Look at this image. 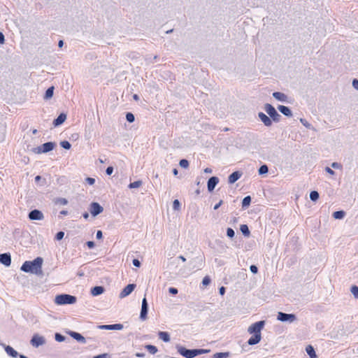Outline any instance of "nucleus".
Wrapping results in <instances>:
<instances>
[{
    "instance_id": "obj_51",
    "label": "nucleus",
    "mask_w": 358,
    "mask_h": 358,
    "mask_svg": "<svg viewBox=\"0 0 358 358\" xmlns=\"http://www.w3.org/2000/svg\"><path fill=\"white\" fill-rule=\"evenodd\" d=\"M93 358H110V355L107 353H103L94 357Z\"/></svg>"
},
{
    "instance_id": "obj_64",
    "label": "nucleus",
    "mask_w": 358,
    "mask_h": 358,
    "mask_svg": "<svg viewBox=\"0 0 358 358\" xmlns=\"http://www.w3.org/2000/svg\"><path fill=\"white\" fill-rule=\"evenodd\" d=\"M222 204V201H220V202L218 203H217L215 206H214V209L215 210H217L218 209V208Z\"/></svg>"
},
{
    "instance_id": "obj_5",
    "label": "nucleus",
    "mask_w": 358,
    "mask_h": 358,
    "mask_svg": "<svg viewBox=\"0 0 358 358\" xmlns=\"http://www.w3.org/2000/svg\"><path fill=\"white\" fill-rule=\"evenodd\" d=\"M277 319L281 322H288L289 323H292L296 320V316L294 314H287L278 312Z\"/></svg>"
},
{
    "instance_id": "obj_18",
    "label": "nucleus",
    "mask_w": 358,
    "mask_h": 358,
    "mask_svg": "<svg viewBox=\"0 0 358 358\" xmlns=\"http://www.w3.org/2000/svg\"><path fill=\"white\" fill-rule=\"evenodd\" d=\"M261 339H262V335L252 334V336L251 338H250L249 340L248 341V343L250 345H254L259 343L260 342Z\"/></svg>"
},
{
    "instance_id": "obj_32",
    "label": "nucleus",
    "mask_w": 358,
    "mask_h": 358,
    "mask_svg": "<svg viewBox=\"0 0 358 358\" xmlns=\"http://www.w3.org/2000/svg\"><path fill=\"white\" fill-rule=\"evenodd\" d=\"M177 350H178V352L181 355H182L183 357H186L187 356V351L188 350L185 348L184 347L182 346H177L176 347Z\"/></svg>"
},
{
    "instance_id": "obj_59",
    "label": "nucleus",
    "mask_w": 358,
    "mask_h": 358,
    "mask_svg": "<svg viewBox=\"0 0 358 358\" xmlns=\"http://www.w3.org/2000/svg\"><path fill=\"white\" fill-rule=\"evenodd\" d=\"M352 84V87L358 90V80L354 79Z\"/></svg>"
},
{
    "instance_id": "obj_20",
    "label": "nucleus",
    "mask_w": 358,
    "mask_h": 358,
    "mask_svg": "<svg viewBox=\"0 0 358 358\" xmlns=\"http://www.w3.org/2000/svg\"><path fill=\"white\" fill-rule=\"evenodd\" d=\"M66 119V115L64 113H61L57 119H55L53 122V124L55 127H57L62 124Z\"/></svg>"
},
{
    "instance_id": "obj_9",
    "label": "nucleus",
    "mask_w": 358,
    "mask_h": 358,
    "mask_svg": "<svg viewBox=\"0 0 358 358\" xmlns=\"http://www.w3.org/2000/svg\"><path fill=\"white\" fill-rule=\"evenodd\" d=\"M28 217L31 220H43L44 219L43 213L39 210H33L29 212Z\"/></svg>"
},
{
    "instance_id": "obj_29",
    "label": "nucleus",
    "mask_w": 358,
    "mask_h": 358,
    "mask_svg": "<svg viewBox=\"0 0 358 358\" xmlns=\"http://www.w3.org/2000/svg\"><path fill=\"white\" fill-rule=\"evenodd\" d=\"M230 355V353L227 352H217L213 355V358H228Z\"/></svg>"
},
{
    "instance_id": "obj_7",
    "label": "nucleus",
    "mask_w": 358,
    "mask_h": 358,
    "mask_svg": "<svg viewBox=\"0 0 358 358\" xmlns=\"http://www.w3.org/2000/svg\"><path fill=\"white\" fill-rule=\"evenodd\" d=\"M30 343L32 346L35 348H38L41 345H43L45 343V339L43 336H40L38 334H34L32 338L30 341Z\"/></svg>"
},
{
    "instance_id": "obj_13",
    "label": "nucleus",
    "mask_w": 358,
    "mask_h": 358,
    "mask_svg": "<svg viewBox=\"0 0 358 358\" xmlns=\"http://www.w3.org/2000/svg\"><path fill=\"white\" fill-rule=\"evenodd\" d=\"M273 96L278 101L283 103L288 102V96L284 93L279 92H273Z\"/></svg>"
},
{
    "instance_id": "obj_49",
    "label": "nucleus",
    "mask_w": 358,
    "mask_h": 358,
    "mask_svg": "<svg viewBox=\"0 0 358 358\" xmlns=\"http://www.w3.org/2000/svg\"><path fill=\"white\" fill-rule=\"evenodd\" d=\"M64 233L63 231H59V232L57 233L55 238L57 241H60L64 238Z\"/></svg>"
},
{
    "instance_id": "obj_42",
    "label": "nucleus",
    "mask_w": 358,
    "mask_h": 358,
    "mask_svg": "<svg viewBox=\"0 0 358 358\" xmlns=\"http://www.w3.org/2000/svg\"><path fill=\"white\" fill-rule=\"evenodd\" d=\"M31 152L34 154H42L43 153L42 146H38L31 149Z\"/></svg>"
},
{
    "instance_id": "obj_38",
    "label": "nucleus",
    "mask_w": 358,
    "mask_h": 358,
    "mask_svg": "<svg viewBox=\"0 0 358 358\" xmlns=\"http://www.w3.org/2000/svg\"><path fill=\"white\" fill-rule=\"evenodd\" d=\"M351 293L353 294V296L358 299V287L356 285L352 286L350 289Z\"/></svg>"
},
{
    "instance_id": "obj_35",
    "label": "nucleus",
    "mask_w": 358,
    "mask_h": 358,
    "mask_svg": "<svg viewBox=\"0 0 358 358\" xmlns=\"http://www.w3.org/2000/svg\"><path fill=\"white\" fill-rule=\"evenodd\" d=\"M268 171V166L266 165H262L259 167L258 172L259 175L267 173Z\"/></svg>"
},
{
    "instance_id": "obj_10",
    "label": "nucleus",
    "mask_w": 358,
    "mask_h": 358,
    "mask_svg": "<svg viewBox=\"0 0 358 358\" xmlns=\"http://www.w3.org/2000/svg\"><path fill=\"white\" fill-rule=\"evenodd\" d=\"M135 287H136V285L129 284L120 293L119 297L120 299H123V298L129 296L134 290Z\"/></svg>"
},
{
    "instance_id": "obj_30",
    "label": "nucleus",
    "mask_w": 358,
    "mask_h": 358,
    "mask_svg": "<svg viewBox=\"0 0 358 358\" xmlns=\"http://www.w3.org/2000/svg\"><path fill=\"white\" fill-rule=\"evenodd\" d=\"M345 216V212L343 210L336 211L333 213V217L336 220L343 219Z\"/></svg>"
},
{
    "instance_id": "obj_48",
    "label": "nucleus",
    "mask_w": 358,
    "mask_h": 358,
    "mask_svg": "<svg viewBox=\"0 0 358 358\" xmlns=\"http://www.w3.org/2000/svg\"><path fill=\"white\" fill-rule=\"evenodd\" d=\"M111 327H113V330H121L123 328L121 324H111Z\"/></svg>"
},
{
    "instance_id": "obj_55",
    "label": "nucleus",
    "mask_w": 358,
    "mask_h": 358,
    "mask_svg": "<svg viewBox=\"0 0 358 358\" xmlns=\"http://www.w3.org/2000/svg\"><path fill=\"white\" fill-rule=\"evenodd\" d=\"M100 329H110V330H113V327H111V324L110 325H101L99 327Z\"/></svg>"
},
{
    "instance_id": "obj_54",
    "label": "nucleus",
    "mask_w": 358,
    "mask_h": 358,
    "mask_svg": "<svg viewBox=\"0 0 358 358\" xmlns=\"http://www.w3.org/2000/svg\"><path fill=\"white\" fill-rule=\"evenodd\" d=\"M132 262H133L134 266H135L136 267H140L141 262H139L138 259H133Z\"/></svg>"
},
{
    "instance_id": "obj_15",
    "label": "nucleus",
    "mask_w": 358,
    "mask_h": 358,
    "mask_svg": "<svg viewBox=\"0 0 358 358\" xmlns=\"http://www.w3.org/2000/svg\"><path fill=\"white\" fill-rule=\"evenodd\" d=\"M0 262L6 266H9L11 264L10 255L7 253L0 254Z\"/></svg>"
},
{
    "instance_id": "obj_47",
    "label": "nucleus",
    "mask_w": 358,
    "mask_h": 358,
    "mask_svg": "<svg viewBox=\"0 0 358 358\" xmlns=\"http://www.w3.org/2000/svg\"><path fill=\"white\" fill-rule=\"evenodd\" d=\"M210 283V279L208 276H206L203 278V280H202V284L204 285V286H208L209 284Z\"/></svg>"
},
{
    "instance_id": "obj_27",
    "label": "nucleus",
    "mask_w": 358,
    "mask_h": 358,
    "mask_svg": "<svg viewBox=\"0 0 358 358\" xmlns=\"http://www.w3.org/2000/svg\"><path fill=\"white\" fill-rule=\"evenodd\" d=\"M53 92H54V87H49L45 92L44 99L46 100L51 99L53 96Z\"/></svg>"
},
{
    "instance_id": "obj_56",
    "label": "nucleus",
    "mask_w": 358,
    "mask_h": 358,
    "mask_svg": "<svg viewBox=\"0 0 358 358\" xmlns=\"http://www.w3.org/2000/svg\"><path fill=\"white\" fill-rule=\"evenodd\" d=\"M106 174L107 175H111L113 172V168L112 166H108L107 169H106Z\"/></svg>"
},
{
    "instance_id": "obj_53",
    "label": "nucleus",
    "mask_w": 358,
    "mask_h": 358,
    "mask_svg": "<svg viewBox=\"0 0 358 358\" xmlns=\"http://www.w3.org/2000/svg\"><path fill=\"white\" fill-rule=\"evenodd\" d=\"M331 167L334 168V169H341V165L340 164H338V162H333L331 164Z\"/></svg>"
},
{
    "instance_id": "obj_17",
    "label": "nucleus",
    "mask_w": 358,
    "mask_h": 358,
    "mask_svg": "<svg viewBox=\"0 0 358 358\" xmlns=\"http://www.w3.org/2000/svg\"><path fill=\"white\" fill-rule=\"evenodd\" d=\"M42 149L43 153L48 152L51 150H52L55 147V143L53 142H48L45 143H43L42 145Z\"/></svg>"
},
{
    "instance_id": "obj_2",
    "label": "nucleus",
    "mask_w": 358,
    "mask_h": 358,
    "mask_svg": "<svg viewBox=\"0 0 358 358\" xmlns=\"http://www.w3.org/2000/svg\"><path fill=\"white\" fill-rule=\"evenodd\" d=\"M76 297L69 294H59L55 298L57 305L73 304L76 302Z\"/></svg>"
},
{
    "instance_id": "obj_6",
    "label": "nucleus",
    "mask_w": 358,
    "mask_h": 358,
    "mask_svg": "<svg viewBox=\"0 0 358 358\" xmlns=\"http://www.w3.org/2000/svg\"><path fill=\"white\" fill-rule=\"evenodd\" d=\"M103 210V208L97 202H92L90 206V211L93 217L97 216L101 213Z\"/></svg>"
},
{
    "instance_id": "obj_61",
    "label": "nucleus",
    "mask_w": 358,
    "mask_h": 358,
    "mask_svg": "<svg viewBox=\"0 0 358 358\" xmlns=\"http://www.w3.org/2000/svg\"><path fill=\"white\" fill-rule=\"evenodd\" d=\"M87 245L89 248H92L94 247V243L93 241H88L87 242Z\"/></svg>"
},
{
    "instance_id": "obj_46",
    "label": "nucleus",
    "mask_w": 358,
    "mask_h": 358,
    "mask_svg": "<svg viewBox=\"0 0 358 358\" xmlns=\"http://www.w3.org/2000/svg\"><path fill=\"white\" fill-rule=\"evenodd\" d=\"M55 340L58 342L64 341L65 337L60 334L57 333L55 334Z\"/></svg>"
},
{
    "instance_id": "obj_22",
    "label": "nucleus",
    "mask_w": 358,
    "mask_h": 358,
    "mask_svg": "<svg viewBox=\"0 0 358 358\" xmlns=\"http://www.w3.org/2000/svg\"><path fill=\"white\" fill-rule=\"evenodd\" d=\"M104 288L101 286H96L91 289V294L92 296H98L103 294Z\"/></svg>"
},
{
    "instance_id": "obj_62",
    "label": "nucleus",
    "mask_w": 358,
    "mask_h": 358,
    "mask_svg": "<svg viewBox=\"0 0 358 358\" xmlns=\"http://www.w3.org/2000/svg\"><path fill=\"white\" fill-rule=\"evenodd\" d=\"M219 292L221 295H224V293H225V288L224 287H221L220 289H219Z\"/></svg>"
},
{
    "instance_id": "obj_57",
    "label": "nucleus",
    "mask_w": 358,
    "mask_h": 358,
    "mask_svg": "<svg viewBox=\"0 0 358 358\" xmlns=\"http://www.w3.org/2000/svg\"><path fill=\"white\" fill-rule=\"evenodd\" d=\"M250 269L251 272L253 273H257V271H258L257 267L255 265L250 266Z\"/></svg>"
},
{
    "instance_id": "obj_3",
    "label": "nucleus",
    "mask_w": 358,
    "mask_h": 358,
    "mask_svg": "<svg viewBox=\"0 0 358 358\" xmlns=\"http://www.w3.org/2000/svg\"><path fill=\"white\" fill-rule=\"evenodd\" d=\"M264 108L272 120L274 122H278L280 120V115L272 105L270 103H266Z\"/></svg>"
},
{
    "instance_id": "obj_40",
    "label": "nucleus",
    "mask_w": 358,
    "mask_h": 358,
    "mask_svg": "<svg viewBox=\"0 0 358 358\" xmlns=\"http://www.w3.org/2000/svg\"><path fill=\"white\" fill-rule=\"evenodd\" d=\"M60 145L64 148V149H66V150H69L71 147V145L70 144L69 142L68 141H62L60 143Z\"/></svg>"
},
{
    "instance_id": "obj_4",
    "label": "nucleus",
    "mask_w": 358,
    "mask_h": 358,
    "mask_svg": "<svg viewBox=\"0 0 358 358\" xmlns=\"http://www.w3.org/2000/svg\"><path fill=\"white\" fill-rule=\"evenodd\" d=\"M265 325V321H259L251 324L248 329V332L250 334L262 335L261 331Z\"/></svg>"
},
{
    "instance_id": "obj_33",
    "label": "nucleus",
    "mask_w": 358,
    "mask_h": 358,
    "mask_svg": "<svg viewBox=\"0 0 358 358\" xmlns=\"http://www.w3.org/2000/svg\"><path fill=\"white\" fill-rule=\"evenodd\" d=\"M142 185V181L141 180H137L134 182H131L129 185V188L130 189H134V188H138Z\"/></svg>"
},
{
    "instance_id": "obj_45",
    "label": "nucleus",
    "mask_w": 358,
    "mask_h": 358,
    "mask_svg": "<svg viewBox=\"0 0 358 358\" xmlns=\"http://www.w3.org/2000/svg\"><path fill=\"white\" fill-rule=\"evenodd\" d=\"M234 235H235V232H234V229H231V228H228V229H227V236L229 238H234Z\"/></svg>"
},
{
    "instance_id": "obj_37",
    "label": "nucleus",
    "mask_w": 358,
    "mask_h": 358,
    "mask_svg": "<svg viewBox=\"0 0 358 358\" xmlns=\"http://www.w3.org/2000/svg\"><path fill=\"white\" fill-rule=\"evenodd\" d=\"M310 199L313 201H316L319 199V193L317 191L311 192Z\"/></svg>"
},
{
    "instance_id": "obj_44",
    "label": "nucleus",
    "mask_w": 358,
    "mask_h": 358,
    "mask_svg": "<svg viewBox=\"0 0 358 358\" xmlns=\"http://www.w3.org/2000/svg\"><path fill=\"white\" fill-rule=\"evenodd\" d=\"M179 164L184 169H187L189 166V162L186 159H181L179 162Z\"/></svg>"
},
{
    "instance_id": "obj_24",
    "label": "nucleus",
    "mask_w": 358,
    "mask_h": 358,
    "mask_svg": "<svg viewBox=\"0 0 358 358\" xmlns=\"http://www.w3.org/2000/svg\"><path fill=\"white\" fill-rule=\"evenodd\" d=\"M306 351L307 354L309 355L310 358H317V355L313 346L308 345L306 348Z\"/></svg>"
},
{
    "instance_id": "obj_21",
    "label": "nucleus",
    "mask_w": 358,
    "mask_h": 358,
    "mask_svg": "<svg viewBox=\"0 0 358 358\" xmlns=\"http://www.w3.org/2000/svg\"><path fill=\"white\" fill-rule=\"evenodd\" d=\"M278 109L285 116L291 117L292 115L291 110L287 106L280 105L278 106Z\"/></svg>"
},
{
    "instance_id": "obj_16",
    "label": "nucleus",
    "mask_w": 358,
    "mask_h": 358,
    "mask_svg": "<svg viewBox=\"0 0 358 358\" xmlns=\"http://www.w3.org/2000/svg\"><path fill=\"white\" fill-rule=\"evenodd\" d=\"M242 174L238 171H235L232 173L228 178L229 183L233 184L236 182L241 177Z\"/></svg>"
},
{
    "instance_id": "obj_28",
    "label": "nucleus",
    "mask_w": 358,
    "mask_h": 358,
    "mask_svg": "<svg viewBox=\"0 0 358 358\" xmlns=\"http://www.w3.org/2000/svg\"><path fill=\"white\" fill-rule=\"evenodd\" d=\"M55 203L57 205L66 206L68 204V200L65 198H57L55 200Z\"/></svg>"
},
{
    "instance_id": "obj_41",
    "label": "nucleus",
    "mask_w": 358,
    "mask_h": 358,
    "mask_svg": "<svg viewBox=\"0 0 358 358\" xmlns=\"http://www.w3.org/2000/svg\"><path fill=\"white\" fill-rule=\"evenodd\" d=\"M173 208L175 210H179L180 208V203L178 199H176L173 202Z\"/></svg>"
},
{
    "instance_id": "obj_50",
    "label": "nucleus",
    "mask_w": 358,
    "mask_h": 358,
    "mask_svg": "<svg viewBox=\"0 0 358 358\" xmlns=\"http://www.w3.org/2000/svg\"><path fill=\"white\" fill-rule=\"evenodd\" d=\"M85 180L90 185H93L95 182V179L90 177L87 178Z\"/></svg>"
},
{
    "instance_id": "obj_43",
    "label": "nucleus",
    "mask_w": 358,
    "mask_h": 358,
    "mask_svg": "<svg viewBox=\"0 0 358 358\" xmlns=\"http://www.w3.org/2000/svg\"><path fill=\"white\" fill-rule=\"evenodd\" d=\"M126 119L129 122H133L135 120V117L132 113H127L126 115Z\"/></svg>"
},
{
    "instance_id": "obj_58",
    "label": "nucleus",
    "mask_w": 358,
    "mask_h": 358,
    "mask_svg": "<svg viewBox=\"0 0 358 358\" xmlns=\"http://www.w3.org/2000/svg\"><path fill=\"white\" fill-rule=\"evenodd\" d=\"M325 171H326V172H327L329 174H330L331 176H334L335 175V172L331 169H330L329 167H326L325 168Z\"/></svg>"
},
{
    "instance_id": "obj_14",
    "label": "nucleus",
    "mask_w": 358,
    "mask_h": 358,
    "mask_svg": "<svg viewBox=\"0 0 358 358\" xmlns=\"http://www.w3.org/2000/svg\"><path fill=\"white\" fill-rule=\"evenodd\" d=\"M218 182H219V179L217 177L213 176V177H211L210 178H209V180L208 181V185H207L208 190L209 192H213Z\"/></svg>"
},
{
    "instance_id": "obj_25",
    "label": "nucleus",
    "mask_w": 358,
    "mask_h": 358,
    "mask_svg": "<svg viewBox=\"0 0 358 358\" xmlns=\"http://www.w3.org/2000/svg\"><path fill=\"white\" fill-rule=\"evenodd\" d=\"M6 127L4 124H0V143L4 141L6 138Z\"/></svg>"
},
{
    "instance_id": "obj_8",
    "label": "nucleus",
    "mask_w": 358,
    "mask_h": 358,
    "mask_svg": "<svg viewBox=\"0 0 358 358\" xmlns=\"http://www.w3.org/2000/svg\"><path fill=\"white\" fill-rule=\"evenodd\" d=\"M210 350L209 349H194V350H188L186 358H193L196 356L207 354L210 352Z\"/></svg>"
},
{
    "instance_id": "obj_39",
    "label": "nucleus",
    "mask_w": 358,
    "mask_h": 358,
    "mask_svg": "<svg viewBox=\"0 0 358 358\" xmlns=\"http://www.w3.org/2000/svg\"><path fill=\"white\" fill-rule=\"evenodd\" d=\"M146 348L148 350V351L151 354H155L157 352V348L155 346L152 345H146Z\"/></svg>"
},
{
    "instance_id": "obj_31",
    "label": "nucleus",
    "mask_w": 358,
    "mask_h": 358,
    "mask_svg": "<svg viewBox=\"0 0 358 358\" xmlns=\"http://www.w3.org/2000/svg\"><path fill=\"white\" fill-rule=\"evenodd\" d=\"M240 230L244 236H249L250 230L246 224L241 225Z\"/></svg>"
},
{
    "instance_id": "obj_52",
    "label": "nucleus",
    "mask_w": 358,
    "mask_h": 358,
    "mask_svg": "<svg viewBox=\"0 0 358 358\" xmlns=\"http://www.w3.org/2000/svg\"><path fill=\"white\" fill-rule=\"evenodd\" d=\"M169 292L171 294H176L178 292V289L176 288H174V287H170L169 289Z\"/></svg>"
},
{
    "instance_id": "obj_1",
    "label": "nucleus",
    "mask_w": 358,
    "mask_h": 358,
    "mask_svg": "<svg viewBox=\"0 0 358 358\" xmlns=\"http://www.w3.org/2000/svg\"><path fill=\"white\" fill-rule=\"evenodd\" d=\"M43 259L41 257H37L33 261H26L22 265L20 269L21 271L29 273L35 275H41L42 271V265H43Z\"/></svg>"
},
{
    "instance_id": "obj_34",
    "label": "nucleus",
    "mask_w": 358,
    "mask_h": 358,
    "mask_svg": "<svg viewBox=\"0 0 358 358\" xmlns=\"http://www.w3.org/2000/svg\"><path fill=\"white\" fill-rule=\"evenodd\" d=\"M300 122H301V124L306 127V128L308 129H313L314 131H315V129L313 128L311 124L305 119H303V118H301L300 119Z\"/></svg>"
},
{
    "instance_id": "obj_11",
    "label": "nucleus",
    "mask_w": 358,
    "mask_h": 358,
    "mask_svg": "<svg viewBox=\"0 0 358 358\" xmlns=\"http://www.w3.org/2000/svg\"><path fill=\"white\" fill-rule=\"evenodd\" d=\"M148 309V306L147 300L145 298H143V301H142L141 311V315H140V317L141 320H145L146 319Z\"/></svg>"
},
{
    "instance_id": "obj_19",
    "label": "nucleus",
    "mask_w": 358,
    "mask_h": 358,
    "mask_svg": "<svg viewBox=\"0 0 358 358\" xmlns=\"http://www.w3.org/2000/svg\"><path fill=\"white\" fill-rule=\"evenodd\" d=\"M69 334L72 338L80 343H85L86 342L85 338L79 333L70 331Z\"/></svg>"
},
{
    "instance_id": "obj_36",
    "label": "nucleus",
    "mask_w": 358,
    "mask_h": 358,
    "mask_svg": "<svg viewBox=\"0 0 358 358\" xmlns=\"http://www.w3.org/2000/svg\"><path fill=\"white\" fill-rule=\"evenodd\" d=\"M251 202V197L250 196H245L242 201L243 207H248Z\"/></svg>"
},
{
    "instance_id": "obj_23",
    "label": "nucleus",
    "mask_w": 358,
    "mask_h": 358,
    "mask_svg": "<svg viewBox=\"0 0 358 358\" xmlns=\"http://www.w3.org/2000/svg\"><path fill=\"white\" fill-rule=\"evenodd\" d=\"M5 351L9 356L15 358L18 356L17 352L9 345L5 346Z\"/></svg>"
},
{
    "instance_id": "obj_12",
    "label": "nucleus",
    "mask_w": 358,
    "mask_h": 358,
    "mask_svg": "<svg viewBox=\"0 0 358 358\" xmlns=\"http://www.w3.org/2000/svg\"><path fill=\"white\" fill-rule=\"evenodd\" d=\"M258 117L265 126H266V127L271 126L272 120L269 117H268L266 114H264L262 112H259L258 113Z\"/></svg>"
},
{
    "instance_id": "obj_26",
    "label": "nucleus",
    "mask_w": 358,
    "mask_h": 358,
    "mask_svg": "<svg viewBox=\"0 0 358 358\" xmlns=\"http://www.w3.org/2000/svg\"><path fill=\"white\" fill-rule=\"evenodd\" d=\"M158 334H159V338L162 339L163 341H164L166 343L170 341V336L167 332L159 331Z\"/></svg>"
},
{
    "instance_id": "obj_63",
    "label": "nucleus",
    "mask_w": 358,
    "mask_h": 358,
    "mask_svg": "<svg viewBox=\"0 0 358 358\" xmlns=\"http://www.w3.org/2000/svg\"><path fill=\"white\" fill-rule=\"evenodd\" d=\"M204 173H211L213 172L212 169H210V168H206L204 170H203Z\"/></svg>"
},
{
    "instance_id": "obj_60",
    "label": "nucleus",
    "mask_w": 358,
    "mask_h": 358,
    "mask_svg": "<svg viewBox=\"0 0 358 358\" xmlns=\"http://www.w3.org/2000/svg\"><path fill=\"white\" fill-rule=\"evenodd\" d=\"M96 237L98 239H101L102 237H103L102 231H100V230L97 231L96 234Z\"/></svg>"
}]
</instances>
